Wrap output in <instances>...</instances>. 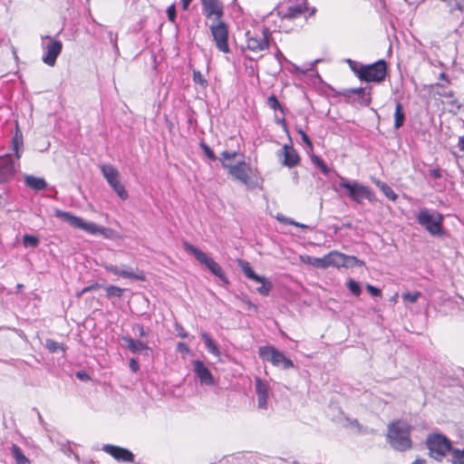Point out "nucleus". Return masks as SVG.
Returning <instances> with one entry per match:
<instances>
[{
  "label": "nucleus",
  "mask_w": 464,
  "mask_h": 464,
  "mask_svg": "<svg viewBox=\"0 0 464 464\" xmlns=\"http://www.w3.org/2000/svg\"><path fill=\"white\" fill-rule=\"evenodd\" d=\"M11 452L15 459L16 464H30V460L23 453L22 450L16 444H13L11 447Z\"/></svg>",
  "instance_id": "obj_27"
},
{
  "label": "nucleus",
  "mask_w": 464,
  "mask_h": 464,
  "mask_svg": "<svg viewBox=\"0 0 464 464\" xmlns=\"http://www.w3.org/2000/svg\"><path fill=\"white\" fill-rule=\"evenodd\" d=\"M376 185L381 189V191L390 199L395 201L398 198L397 194L392 190V188L388 186L386 183L382 181H377Z\"/></svg>",
  "instance_id": "obj_31"
},
{
  "label": "nucleus",
  "mask_w": 464,
  "mask_h": 464,
  "mask_svg": "<svg viewBox=\"0 0 464 464\" xmlns=\"http://www.w3.org/2000/svg\"><path fill=\"white\" fill-rule=\"evenodd\" d=\"M279 158H283L282 164L288 168L295 167L299 163V156L296 150L290 145L285 144L277 152Z\"/></svg>",
  "instance_id": "obj_19"
},
{
  "label": "nucleus",
  "mask_w": 464,
  "mask_h": 464,
  "mask_svg": "<svg viewBox=\"0 0 464 464\" xmlns=\"http://www.w3.org/2000/svg\"><path fill=\"white\" fill-rule=\"evenodd\" d=\"M301 139L310 150L313 149V143L307 134H304L303 137H301Z\"/></svg>",
  "instance_id": "obj_53"
},
{
  "label": "nucleus",
  "mask_w": 464,
  "mask_h": 464,
  "mask_svg": "<svg viewBox=\"0 0 464 464\" xmlns=\"http://www.w3.org/2000/svg\"><path fill=\"white\" fill-rule=\"evenodd\" d=\"M107 296L121 297L124 289L115 285H109L105 289Z\"/></svg>",
  "instance_id": "obj_38"
},
{
  "label": "nucleus",
  "mask_w": 464,
  "mask_h": 464,
  "mask_svg": "<svg viewBox=\"0 0 464 464\" xmlns=\"http://www.w3.org/2000/svg\"><path fill=\"white\" fill-rule=\"evenodd\" d=\"M450 452L452 464H464V450L452 449Z\"/></svg>",
  "instance_id": "obj_33"
},
{
  "label": "nucleus",
  "mask_w": 464,
  "mask_h": 464,
  "mask_svg": "<svg viewBox=\"0 0 464 464\" xmlns=\"http://www.w3.org/2000/svg\"><path fill=\"white\" fill-rule=\"evenodd\" d=\"M300 260L314 267L324 268V256L323 257H313L307 255L300 256Z\"/></svg>",
  "instance_id": "obj_26"
},
{
  "label": "nucleus",
  "mask_w": 464,
  "mask_h": 464,
  "mask_svg": "<svg viewBox=\"0 0 464 464\" xmlns=\"http://www.w3.org/2000/svg\"><path fill=\"white\" fill-rule=\"evenodd\" d=\"M130 370L132 371V372H137V370H138V368H139V364H138V362H137V361H136V360L131 359V360L130 361Z\"/></svg>",
  "instance_id": "obj_55"
},
{
  "label": "nucleus",
  "mask_w": 464,
  "mask_h": 464,
  "mask_svg": "<svg viewBox=\"0 0 464 464\" xmlns=\"http://www.w3.org/2000/svg\"><path fill=\"white\" fill-rule=\"evenodd\" d=\"M360 80L367 82H381L387 74V64L384 60H379L372 64L362 65Z\"/></svg>",
  "instance_id": "obj_9"
},
{
  "label": "nucleus",
  "mask_w": 464,
  "mask_h": 464,
  "mask_svg": "<svg viewBox=\"0 0 464 464\" xmlns=\"http://www.w3.org/2000/svg\"><path fill=\"white\" fill-rule=\"evenodd\" d=\"M200 148L202 149L204 154L211 160H217V157L215 155V153L213 152V150L209 148V146H208L205 142H200L199 144Z\"/></svg>",
  "instance_id": "obj_43"
},
{
  "label": "nucleus",
  "mask_w": 464,
  "mask_h": 464,
  "mask_svg": "<svg viewBox=\"0 0 464 464\" xmlns=\"http://www.w3.org/2000/svg\"><path fill=\"white\" fill-rule=\"evenodd\" d=\"M166 13H167V15H168L169 20L171 23H175V21H176V17H177V14H176V5H175V4L170 5L167 8Z\"/></svg>",
  "instance_id": "obj_45"
},
{
  "label": "nucleus",
  "mask_w": 464,
  "mask_h": 464,
  "mask_svg": "<svg viewBox=\"0 0 464 464\" xmlns=\"http://www.w3.org/2000/svg\"><path fill=\"white\" fill-rule=\"evenodd\" d=\"M76 377L81 378V377H88V376H87V374L82 373V372H78Z\"/></svg>",
  "instance_id": "obj_64"
},
{
  "label": "nucleus",
  "mask_w": 464,
  "mask_h": 464,
  "mask_svg": "<svg viewBox=\"0 0 464 464\" xmlns=\"http://www.w3.org/2000/svg\"><path fill=\"white\" fill-rule=\"evenodd\" d=\"M346 93L348 97H350L351 94L357 95L358 102L361 105L368 106L371 103V92L370 91L366 92V88L349 89L346 91Z\"/></svg>",
  "instance_id": "obj_22"
},
{
  "label": "nucleus",
  "mask_w": 464,
  "mask_h": 464,
  "mask_svg": "<svg viewBox=\"0 0 464 464\" xmlns=\"http://www.w3.org/2000/svg\"><path fill=\"white\" fill-rule=\"evenodd\" d=\"M99 288H100V285L96 283V284H92V285H91L89 286L84 287L82 289V292H86L87 293V292H90V291L97 290Z\"/></svg>",
  "instance_id": "obj_54"
},
{
  "label": "nucleus",
  "mask_w": 464,
  "mask_h": 464,
  "mask_svg": "<svg viewBox=\"0 0 464 464\" xmlns=\"http://www.w3.org/2000/svg\"><path fill=\"white\" fill-rule=\"evenodd\" d=\"M259 355L263 360L270 362L276 367L282 369L294 367L293 362L289 358L285 357L282 352L273 346L260 347Z\"/></svg>",
  "instance_id": "obj_12"
},
{
  "label": "nucleus",
  "mask_w": 464,
  "mask_h": 464,
  "mask_svg": "<svg viewBox=\"0 0 464 464\" xmlns=\"http://www.w3.org/2000/svg\"><path fill=\"white\" fill-rule=\"evenodd\" d=\"M25 183L28 187L35 190H43L47 187V184L44 179L36 178L34 176H26Z\"/></svg>",
  "instance_id": "obj_24"
},
{
  "label": "nucleus",
  "mask_w": 464,
  "mask_h": 464,
  "mask_svg": "<svg viewBox=\"0 0 464 464\" xmlns=\"http://www.w3.org/2000/svg\"><path fill=\"white\" fill-rule=\"evenodd\" d=\"M103 450L110 454L113 459H115L118 461L122 462H133L134 461V455L131 451H130L127 449L114 446V445H105L103 447Z\"/></svg>",
  "instance_id": "obj_18"
},
{
  "label": "nucleus",
  "mask_w": 464,
  "mask_h": 464,
  "mask_svg": "<svg viewBox=\"0 0 464 464\" xmlns=\"http://www.w3.org/2000/svg\"><path fill=\"white\" fill-rule=\"evenodd\" d=\"M246 48L253 53L266 51L269 47L270 30L267 27H261L246 34Z\"/></svg>",
  "instance_id": "obj_7"
},
{
  "label": "nucleus",
  "mask_w": 464,
  "mask_h": 464,
  "mask_svg": "<svg viewBox=\"0 0 464 464\" xmlns=\"http://www.w3.org/2000/svg\"><path fill=\"white\" fill-rule=\"evenodd\" d=\"M340 187L345 188L349 197L357 203H362L363 199H368L370 202L375 200L374 193L357 181L349 182L344 178H341Z\"/></svg>",
  "instance_id": "obj_8"
},
{
  "label": "nucleus",
  "mask_w": 464,
  "mask_h": 464,
  "mask_svg": "<svg viewBox=\"0 0 464 464\" xmlns=\"http://www.w3.org/2000/svg\"><path fill=\"white\" fill-rule=\"evenodd\" d=\"M183 246L186 251L192 254L200 264L205 265L213 275L218 276L225 284H228L224 271L217 262L190 243L184 242Z\"/></svg>",
  "instance_id": "obj_6"
},
{
  "label": "nucleus",
  "mask_w": 464,
  "mask_h": 464,
  "mask_svg": "<svg viewBox=\"0 0 464 464\" xmlns=\"http://www.w3.org/2000/svg\"><path fill=\"white\" fill-rule=\"evenodd\" d=\"M54 215L58 218L68 223L71 227L82 229L92 235L103 234L105 230L103 227H100L93 222H87L82 218L71 214L70 212L55 209Z\"/></svg>",
  "instance_id": "obj_5"
},
{
  "label": "nucleus",
  "mask_w": 464,
  "mask_h": 464,
  "mask_svg": "<svg viewBox=\"0 0 464 464\" xmlns=\"http://www.w3.org/2000/svg\"><path fill=\"white\" fill-rule=\"evenodd\" d=\"M108 39L110 43L112 45L113 50L115 51L116 54H120V50L118 46V34L116 33H113L112 31L108 32Z\"/></svg>",
  "instance_id": "obj_42"
},
{
  "label": "nucleus",
  "mask_w": 464,
  "mask_h": 464,
  "mask_svg": "<svg viewBox=\"0 0 464 464\" xmlns=\"http://www.w3.org/2000/svg\"><path fill=\"white\" fill-rule=\"evenodd\" d=\"M411 426L401 420H392L387 428L386 438L395 450L407 451L412 448Z\"/></svg>",
  "instance_id": "obj_2"
},
{
  "label": "nucleus",
  "mask_w": 464,
  "mask_h": 464,
  "mask_svg": "<svg viewBox=\"0 0 464 464\" xmlns=\"http://www.w3.org/2000/svg\"><path fill=\"white\" fill-rule=\"evenodd\" d=\"M364 263L353 256H347L338 251H332L324 256V268L334 267H353L362 266Z\"/></svg>",
  "instance_id": "obj_13"
},
{
  "label": "nucleus",
  "mask_w": 464,
  "mask_h": 464,
  "mask_svg": "<svg viewBox=\"0 0 464 464\" xmlns=\"http://www.w3.org/2000/svg\"><path fill=\"white\" fill-rule=\"evenodd\" d=\"M262 281H256V283H260L261 285L256 288V291L264 296H267L273 287L272 283L268 281L265 276H261Z\"/></svg>",
  "instance_id": "obj_32"
},
{
  "label": "nucleus",
  "mask_w": 464,
  "mask_h": 464,
  "mask_svg": "<svg viewBox=\"0 0 464 464\" xmlns=\"http://www.w3.org/2000/svg\"><path fill=\"white\" fill-rule=\"evenodd\" d=\"M426 444L430 456L438 461H441L452 450L450 440L440 433L428 436Z\"/></svg>",
  "instance_id": "obj_3"
},
{
  "label": "nucleus",
  "mask_w": 464,
  "mask_h": 464,
  "mask_svg": "<svg viewBox=\"0 0 464 464\" xmlns=\"http://www.w3.org/2000/svg\"><path fill=\"white\" fill-rule=\"evenodd\" d=\"M313 161L321 169L324 174H328L329 169L325 163L318 157H314Z\"/></svg>",
  "instance_id": "obj_46"
},
{
  "label": "nucleus",
  "mask_w": 464,
  "mask_h": 464,
  "mask_svg": "<svg viewBox=\"0 0 464 464\" xmlns=\"http://www.w3.org/2000/svg\"><path fill=\"white\" fill-rule=\"evenodd\" d=\"M193 81L202 88H206L208 86V81L204 78L199 71L193 72Z\"/></svg>",
  "instance_id": "obj_40"
},
{
  "label": "nucleus",
  "mask_w": 464,
  "mask_h": 464,
  "mask_svg": "<svg viewBox=\"0 0 464 464\" xmlns=\"http://www.w3.org/2000/svg\"><path fill=\"white\" fill-rule=\"evenodd\" d=\"M459 149L464 151V136L459 139Z\"/></svg>",
  "instance_id": "obj_60"
},
{
  "label": "nucleus",
  "mask_w": 464,
  "mask_h": 464,
  "mask_svg": "<svg viewBox=\"0 0 464 464\" xmlns=\"http://www.w3.org/2000/svg\"><path fill=\"white\" fill-rule=\"evenodd\" d=\"M103 267L106 271L113 274L114 276H121L123 278L137 280V281H145L146 276L144 272L139 268H131L127 266H122L119 267L117 266L111 264H104Z\"/></svg>",
  "instance_id": "obj_15"
},
{
  "label": "nucleus",
  "mask_w": 464,
  "mask_h": 464,
  "mask_svg": "<svg viewBox=\"0 0 464 464\" xmlns=\"http://www.w3.org/2000/svg\"><path fill=\"white\" fill-rule=\"evenodd\" d=\"M366 290L373 296H380L382 295V291L372 285H367Z\"/></svg>",
  "instance_id": "obj_47"
},
{
  "label": "nucleus",
  "mask_w": 464,
  "mask_h": 464,
  "mask_svg": "<svg viewBox=\"0 0 464 464\" xmlns=\"http://www.w3.org/2000/svg\"><path fill=\"white\" fill-rule=\"evenodd\" d=\"M42 48L44 50L42 61L49 66H54L57 57L63 50L62 42L54 40L49 35H44L42 36Z\"/></svg>",
  "instance_id": "obj_11"
},
{
  "label": "nucleus",
  "mask_w": 464,
  "mask_h": 464,
  "mask_svg": "<svg viewBox=\"0 0 464 464\" xmlns=\"http://www.w3.org/2000/svg\"><path fill=\"white\" fill-rule=\"evenodd\" d=\"M175 329L178 333V335L180 336L181 338H186L188 336V334L185 332L184 328L180 324H176Z\"/></svg>",
  "instance_id": "obj_51"
},
{
  "label": "nucleus",
  "mask_w": 464,
  "mask_h": 464,
  "mask_svg": "<svg viewBox=\"0 0 464 464\" xmlns=\"http://www.w3.org/2000/svg\"><path fill=\"white\" fill-rule=\"evenodd\" d=\"M268 384L263 379H256V393H257V401L258 407L262 409H266L267 406V399H268Z\"/></svg>",
  "instance_id": "obj_21"
},
{
  "label": "nucleus",
  "mask_w": 464,
  "mask_h": 464,
  "mask_svg": "<svg viewBox=\"0 0 464 464\" xmlns=\"http://www.w3.org/2000/svg\"><path fill=\"white\" fill-rule=\"evenodd\" d=\"M204 15L208 19L219 20L224 14L223 5L219 0H200Z\"/></svg>",
  "instance_id": "obj_17"
},
{
  "label": "nucleus",
  "mask_w": 464,
  "mask_h": 464,
  "mask_svg": "<svg viewBox=\"0 0 464 464\" xmlns=\"http://www.w3.org/2000/svg\"><path fill=\"white\" fill-rule=\"evenodd\" d=\"M211 34L216 43L217 48L225 53H229L228 45V27L227 24L221 19L217 20V23L209 26Z\"/></svg>",
  "instance_id": "obj_14"
},
{
  "label": "nucleus",
  "mask_w": 464,
  "mask_h": 464,
  "mask_svg": "<svg viewBox=\"0 0 464 464\" xmlns=\"http://www.w3.org/2000/svg\"><path fill=\"white\" fill-rule=\"evenodd\" d=\"M237 155V151H223L220 158L222 167L227 170L234 180L253 188L256 186V181L255 180V175L250 165L244 160L238 161L234 165L230 162Z\"/></svg>",
  "instance_id": "obj_1"
},
{
  "label": "nucleus",
  "mask_w": 464,
  "mask_h": 464,
  "mask_svg": "<svg viewBox=\"0 0 464 464\" xmlns=\"http://www.w3.org/2000/svg\"><path fill=\"white\" fill-rule=\"evenodd\" d=\"M194 368L198 374V377H211L208 372V370L207 369L203 362L199 361L195 362Z\"/></svg>",
  "instance_id": "obj_35"
},
{
  "label": "nucleus",
  "mask_w": 464,
  "mask_h": 464,
  "mask_svg": "<svg viewBox=\"0 0 464 464\" xmlns=\"http://www.w3.org/2000/svg\"><path fill=\"white\" fill-rule=\"evenodd\" d=\"M177 350L182 353H189V349H188V345L184 343H179L177 345Z\"/></svg>",
  "instance_id": "obj_52"
},
{
  "label": "nucleus",
  "mask_w": 464,
  "mask_h": 464,
  "mask_svg": "<svg viewBox=\"0 0 464 464\" xmlns=\"http://www.w3.org/2000/svg\"><path fill=\"white\" fill-rule=\"evenodd\" d=\"M200 382H201V384H203V383L214 384L215 383L214 379H212V378H209V379H200Z\"/></svg>",
  "instance_id": "obj_59"
},
{
  "label": "nucleus",
  "mask_w": 464,
  "mask_h": 464,
  "mask_svg": "<svg viewBox=\"0 0 464 464\" xmlns=\"http://www.w3.org/2000/svg\"><path fill=\"white\" fill-rule=\"evenodd\" d=\"M267 105L272 109L274 110L275 111H279L281 112V114H284V108L283 106L280 104V102H278L277 98L276 97V95H271L267 98V102H266Z\"/></svg>",
  "instance_id": "obj_34"
},
{
  "label": "nucleus",
  "mask_w": 464,
  "mask_h": 464,
  "mask_svg": "<svg viewBox=\"0 0 464 464\" xmlns=\"http://www.w3.org/2000/svg\"><path fill=\"white\" fill-rule=\"evenodd\" d=\"M346 63H348L350 69L355 73V75L360 79V72H361V67L362 64H360L359 63L353 61V60H351V59H347L346 60Z\"/></svg>",
  "instance_id": "obj_44"
},
{
  "label": "nucleus",
  "mask_w": 464,
  "mask_h": 464,
  "mask_svg": "<svg viewBox=\"0 0 464 464\" xmlns=\"http://www.w3.org/2000/svg\"><path fill=\"white\" fill-rule=\"evenodd\" d=\"M45 346L51 353H57L59 350L63 351V347L61 343L51 339L46 340Z\"/></svg>",
  "instance_id": "obj_41"
},
{
  "label": "nucleus",
  "mask_w": 464,
  "mask_h": 464,
  "mask_svg": "<svg viewBox=\"0 0 464 464\" xmlns=\"http://www.w3.org/2000/svg\"><path fill=\"white\" fill-rule=\"evenodd\" d=\"M421 293L419 291L413 292V293H403L401 297L403 301L409 302L411 304L416 303L418 299L420 297Z\"/></svg>",
  "instance_id": "obj_39"
},
{
  "label": "nucleus",
  "mask_w": 464,
  "mask_h": 464,
  "mask_svg": "<svg viewBox=\"0 0 464 464\" xmlns=\"http://www.w3.org/2000/svg\"><path fill=\"white\" fill-rule=\"evenodd\" d=\"M455 2L456 7L461 12H464V0H455Z\"/></svg>",
  "instance_id": "obj_57"
},
{
  "label": "nucleus",
  "mask_w": 464,
  "mask_h": 464,
  "mask_svg": "<svg viewBox=\"0 0 464 464\" xmlns=\"http://www.w3.org/2000/svg\"><path fill=\"white\" fill-rule=\"evenodd\" d=\"M276 121L277 124L281 125L285 131H287V126H286V123H285V113L281 114V117L276 115Z\"/></svg>",
  "instance_id": "obj_50"
},
{
  "label": "nucleus",
  "mask_w": 464,
  "mask_h": 464,
  "mask_svg": "<svg viewBox=\"0 0 464 464\" xmlns=\"http://www.w3.org/2000/svg\"><path fill=\"white\" fill-rule=\"evenodd\" d=\"M277 219L286 225H297V222L285 216H278Z\"/></svg>",
  "instance_id": "obj_49"
},
{
  "label": "nucleus",
  "mask_w": 464,
  "mask_h": 464,
  "mask_svg": "<svg viewBox=\"0 0 464 464\" xmlns=\"http://www.w3.org/2000/svg\"><path fill=\"white\" fill-rule=\"evenodd\" d=\"M23 244L25 247H36L39 244V239L34 236L26 234L23 237Z\"/></svg>",
  "instance_id": "obj_37"
},
{
  "label": "nucleus",
  "mask_w": 464,
  "mask_h": 464,
  "mask_svg": "<svg viewBox=\"0 0 464 464\" xmlns=\"http://www.w3.org/2000/svg\"><path fill=\"white\" fill-rule=\"evenodd\" d=\"M137 329H138V332H139V335L140 337H145L147 336V332L145 331L144 327L142 325H137Z\"/></svg>",
  "instance_id": "obj_56"
},
{
  "label": "nucleus",
  "mask_w": 464,
  "mask_h": 464,
  "mask_svg": "<svg viewBox=\"0 0 464 464\" xmlns=\"http://www.w3.org/2000/svg\"><path fill=\"white\" fill-rule=\"evenodd\" d=\"M200 335H201L202 340L205 343V345H206L208 351L210 353H212L213 355L218 356L220 354L219 349L217 346V344L215 343V342L213 341V339L211 338V336L206 332L201 333Z\"/></svg>",
  "instance_id": "obj_25"
},
{
  "label": "nucleus",
  "mask_w": 464,
  "mask_h": 464,
  "mask_svg": "<svg viewBox=\"0 0 464 464\" xmlns=\"http://www.w3.org/2000/svg\"><path fill=\"white\" fill-rule=\"evenodd\" d=\"M240 267L242 271L244 272L245 276L254 281H262L261 276L256 275L253 269L251 268L250 265L246 261H240Z\"/></svg>",
  "instance_id": "obj_28"
},
{
  "label": "nucleus",
  "mask_w": 464,
  "mask_h": 464,
  "mask_svg": "<svg viewBox=\"0 0 464 464\" xmlns=\"http://www.w3.org/2000/svg\"><path fill=\"white\" fill-rule=\"evenodd\" d=\"M13 149L15 151V157L17 160L21 158V151L23 150L24 142L22 133L16 132L12 140Z\"/></svg>",
  "instance_id": "obj_30"
},
{
  "label": "nucleus",
  "mask_w": 464,
  "mask_h": 464,
  "mask_svg": "<svg viewBox=\"0 0 464 464\" xmlns=\"http://www.w3.org/2000/svg\"><path fill=\"white\" fill-rule=\"evenodd\" d=\"M405 121V115L402 111V105L400 102L396 103L395 111H394V128L400 129Z\"/></svg>",
  "instance_id": "obj_29"
},
{
  "label": "nucleus",
  "mask_w": 464,
  "mask_h": 464,
  "mask_svg": "<svg viewBox=\"0 0 464 464\" xmlns=\"http://www.w3.org/2000/svg\"><path fill=\"white\" fill-rule=\"evenodd\" d=\"M191 2H192V0H181L182 9L184 11H186L188 8Z\"/></svg>",
  "instance_id": "obj_58"
},
{
  "label": "nucleus",
  "mask_w": 464,
  "mask_h": 464,
  "mask_svg": "<svg viewBox=\"0 0 464 464\" xmlns=\"http://www.w3.org/2000/svg\"><path fill=\"white\" fill-rule=\"evenodd\" d=\"M101 172L115 193L122 199L126 200L129 197L127 190L120 180V172L111 164H102L100 166Z\"/></svg>",
  "instance_id": "obj_10"
},
{
  "label": "nucleus",
  "mask_w": 464,
  "mask_h": 464,
  "mask_svg": "<svg viewBox=\"0 0 464 464\" xmlns=\"http://www.w3.org/2000/svg\"><path fill=\"white\" fill-rule=\"evenodd\" d=\"M411 464H425V459H417Z\"/></svg>",
  "instance_id": "obj_61"
},
{
  "label": "nucleus",
  "mask_w": 464,
  "mask_h": 464,
  "mask_svg": "<svg viewBox=\"0 0 464 464\" xmlns=\"http://www.w3.org/2000/svg\"><path fill=\"white\" fill-rule=\"evenodd\" d=\"M15 172L14 162L10 155L0 157V183L10 179Z\"/></svg>",
  "instance_id": "obj_20"
},
{
  "label": "nucleus",
  "mask_w": 464,
  "mask_h": 464,
  "mask_svg": "<svg viewBox=\"0 0 464 464\" xmlns=\"http://www.w3.org/2000/svg\"><path fill=\"white\" fill-rule=\"evenodd\" d=\"M318 62V60L314 61V63H311L308 64V68L305 69V70H303L297 66H295V71L297 72H300V73H303V74H305L308 71H312L314 70V67L315 65V63Z\"/></svg>",
  "instance_id": "obj_48"
},
{
  "label": "nucleus",
  "mask_w": 464,
  "mask_h": 464,
  "mask_svg": "<svg viewBox=\"0 0 464 464\" xmlns=\"http://www.w3.org/2000/svg\"><path fill=\"white\" fill-rule=\"evenodd\" d=\"M409 5H415L419 2H420L421 0H405Z\"/></svg>",
  "instance_id": "obj_62"
},
{
  "label": "nucleus",
  "mask_w": 464,
  "mask_h": 464,
  "mask_svg": "<svg viewBox=\"0 0 464 464\" xmlns=\"http://www.w3.org/2000/svg\"><path fill=\"white\" fill-rule=\"evenodd\" d=\"M126 347L132 353H141L143 351H149L147 344L141 341L134 340L130 337L122 338Z\"/></svg>",
  "instance_id": "obj_23"
},
{
  "label": "nucleus",
  "mask_w": 464,
  "mask_h": 464,
  "mask_svg": "<svg viewBox=\"0 0 464 464\" xmlns=\"http://www.w3.org/2000/svg\"><path fill=\"white\" fill-rule=\"evenodd\" d=\"M417 222L430 235L440 236L442 233L443 216L428 208H421L416 215Z\"/></svg>",
  "instance_id": "obj_4"
},
{
  "label": "nucleus",
  "mask_w": 464,
  "mask_h": 464,
  "mask_svg": "<svg viewBox=\"0 0 464 464\" xmlns=\"http://www.w3.org/2000/svg\"><path fill=\"white\" fill-rule=\"evenodd\" d=\"M346 285L353 295H354L355 296H359L361 295L362 289L358 282H356L353 279H349Z\"/></svg>",
  "instance_id": "obj_36"
},
{
  "label": "nucleus",
  "mask_w": 464,
  "mask_h": 464,
  "mask_svg": "<svg viewBox=\"0 0 464 464\" xmlns=\"http://www.w3.org/2000/svg\"><path fill=\"white\" fill-rule=\"evenodd\" d=\"M296 131L303 137L304 134H306L301 128H296Z\"/></svg>",
  "instance_id": "obj_63"
},
{
  "label": "nucleus",
  "mask_w": 464,
  "mask_h": 464,
  "mask_svg": "<svg viewBox=\"0 0 464 464\" xmlns=\"http://www.w3.org/2000/svg\"><path fill=\"white\" fill-rule=\"evenodd\" d=\"M306 8L305 0H302L301 2L291 3L286 7H281L278 10V14L282 19L293 20L303 15Z\"/></svg>",
  "instance_id": "obj_16"
}]
</instances>
